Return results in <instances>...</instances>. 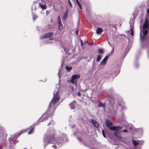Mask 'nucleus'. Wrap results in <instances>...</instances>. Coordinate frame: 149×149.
I'll use <instances>...</instances> for the list:
<instances>
[{"mask_svg": "<svg viewBox=\"0 0 149 149\" xmlns=\"http://www.w3.org/2000/svg\"><path fill=\"white\" fill-rule=\"evenodd\" d=\"M60 99L59 93L58 92L54 95L52 100L51 101L49 104V107L47 110L46 113L43 115L42 118L44 119H47V117L49 116H52L54 115L58 105L56 104V103Z\"/></svg>", "mask_w": 149, "mask_h": 149, "instance_id": "nucleus-1", "label": "nucleus"}, {"mask_svg": "<svg viewBox=\"0 0 149 149\" xmlns=\"http://www.w3.org/2000/svg\"><path fill=\"white\" fill-rule=\"evenodd\" d=\"M55 134H54L52 135L49 136H46L45 137L44 139V141L46 144L45 147V148L47 145L51 143H53L52 142V141H53L54 140Z\"/></svg>", "mask_w": 149, "mask_h": 149, "instance_id": "nucleus-2", "label": "nucleus"}, {"mask_svg": "<svg viewBox=\"0 0 149 149\" xmlns=\"http://www.w3.org/2000/svg\"><path fill=\"white\" fill-rule=\"evenodd\" d=\"M26 132V131L23 130L21 131L19 133L15 134L13 135L10 137V141L13 140L14 142L16 140L17 138L19 137L23 132Z\"/></svg>", "mask_w": 149, "mask_h": 149, "instance_id": "nucleus-3", "label": "nucleus"}, {"mask_svg": "<svg viewBox=\"0 0 149 149\" xmlns=\"http://www.w3.org/2000/svg\"><path fill=\"white\" fill-rule=\"evenodd\" d=\"M80 76H78L77 74H74L72 75L71 77L72 79L71 80L68 81L71 82L72 84H75L77 85L76 82L77 79L80 78Z\"/></svg>", "mask_w": 149, "mask_h": 149, "instance_id": "nucleus-4", "label": "nucleus"}, {"mask_svg": "<svg viewBox=\"0 0 149 149\" xmlns=\"http://www.w3.org/2000/svg\"><path fill=\"white\" fill-rule=\"evenodd\" d=\"M147 29H142V32L143 33V36H142L140 35V40H143L144 39H146V36L148 34V30Z\"/></svg>", "mask_w": 149, "mask_h": 149, "instance_id": "nucleus-5", "label": "nucleus"}, {"mask_svg": "<svg viewBox=\"0 0 149 149\" xmlns=\"http://www.w3.org/2000/svg\"><path fill=\"white\" fill-rule=\"evenodd\" d=\"M53 33L52 32L47 33L45 34L43 36H42L40 37V39H43L50 38L53 35Z\"/></svg>", "mask_w": 149, "mask_h": 149, "instance_id": "nucleus-6", "label": "nucleus"}, {"mask_svg": "<svg viewBox=\"0 0 149 149\" xmlns=\"http://www.w3.org/2000/svg\"><path fill=\"white\" fill-rule=\"evenodd\" d=\"M142 27L143 29H149V22L147 17L146 18L145 22L143 24Z\"/></svg>", "mask_w": 149, "mask_h": 149, "instance_id": "nucleus-7", "label": "nucleus"}, {"mask_svg": "<svg viewBox=\"0 0 149 149\" xmlns=\"http://www.w3.org/2000/svg\"><path fill=\"white\" fill-rule=\"evenodd\" d=\"M122 127L121 126H110L108 128L111 131H116L118 130H120L122 129Z\"/></svg>", "mask_w": 149, "mask_h": 149, "instance_id": "nucleus-8", "label": "nucleus"}, {"mask_svg": "<svg viewBox=\"0 0 149 149\" xmlns=\"http://www.w3.org/2000/svg\"><path fill=\"white\" fill-rule=\"evenodd\" d=\"M90 121L93 124L94 126L97 128H98L99 125L97 122L95 120L91 119Z\"/></svg>", "mask_w": 149, "mask_h": 149, "instance_id": "nucleus-9", "label": "nucleus"}, {"mask_svg": "<svg viewBox=\"0 0 149 149\" xmlns=\"http://www.w3.org/2000/svg\"><path fill=\"white\" fill-rule=\"evenodd\" d=\"M105 123L108 128H109V127L113 124L109 120H106Z\"/></svg>", "mask_w": 149, "mask_h": 149, "instance_id": "nucleus-10", "label": "nucleus"}, {"mask_svg": "<svg viewBox=\"0 0 149 149\" xmlns=\"http://www.w3.org/2000/svg\"><path fill=\"white\" fill-rule=\"evenodd\" d=\"M29 129L30 130L28 132V134H32L34 132L35 129V127L34 125H32L31 126Z\"/></svg>", "mask_w": 149, "mask_h": 149, "instance_id": "nucleus-11", "label": "nucleus"}, {"mask_svg": "<svg viewBox=\"0 0 149 149\" xmlns=\"http://www.w3.org/2000/svg\"><path fill=\"white\" fill-rule=\"evenodd\" d=\"M135 16H134L133 18L130 19V24L131 25V26L132 27V26H134V24L135 21Z\"/></svg>", "mask_w": 149, "mask_h": 149, "instance_id": "nucleus-12", "label": "nucleus"}, {"mask_svg": "<svg viewBox=\"0 0 149 149\" xmlns=\"http://www.w3.org/2000/svg\"><path fill=\"white\" fill-rule=\"evenodd\" d=\"M108 56H106L104 59L101 62V64L102 65H104L106 63V61H107L108 59Z\"/></svg>", "mask_w": 149, "mask_h": 149, "instance_id": "nucleus-13", "label": "nucleus"}, {"mask_svg": "<svg viewBox=\"0 0 149 149\" xmlns=\"http://www.w3.org/2000/svg\"><path fill=\"white\" fill-rule=\"evenodd\" d=\"M57 23L58 26V29L59 30H61L63 28V26L62 25L61 22H57Z\"/></svg>", "mask_w": 149, "mask_h": 149, "instance_id": "nucleus-14", "label": "nucleus"}, {"mask_svg": "<svg viewBox=\"0 0 149 149\" xmlns=\"http://www.w3.org/2000/svg\"><path fill=\"white\" fill-rule=\"evenodd\" d=\"M68 10H67L65 12V13L63 15V18L64 19V20H65L68 17Z\"/></svg>", "mask_w": 149, "mask_h": 149, "instance_id": "nucleus-15", "label": "nucleus"}, {"mask_svg": "<svg viewBox=\"0 0 149 149\" xmlns=\"http://www.w3.org/2000/svg\"><path fill=\"white\" fill-rule=\"evenodd\" d=\"M103 31L102 29L101 28H98L96 30V33L97 34H100Z\"/></svg>", "mask_w": 149, "mask_h": 149, "instance_id": "nucleus-16", "label": "nucleus"}, {"mask_svg": "<svg viewBox=\"0 0 149 149\" xmlns=\"http://www.w3.org/2000/svg\"><path fill=\"white\" fill-rule=\"evenodd\" d=\"M39 6L43 10L47 8V6L46 5H43L41 3H39Z\"/></svg>", "mask_w": 149, "mask_h": 149, "instance_id": "nucleus-17", "label": "nucleus"}, {"mask_svg": "<svg viewBox=\"0 0 149 149\" xmlns=\"http://www.w3.org/2000/svg\"><path fill=\"white\" fill-rule=\"evenodd\" d=\"M114 134L116 137L119 138H121L120 134L119 132L117 131L115 132L114 133Z\"/></svg>", "mask_w": 149, "mask_h": 149, "instance_id": "nucleus-18", "label": "nucleus"}, {"mask_svg": "<svg viewBox=\"0 0 149 149\" xmlns=\"http://www.w3.org/2000/svg\"><path fill=\"white\" fill-rule=\"evenodd\" d=\"M32 16L33 21H35L36 19L38 17V16L37 15H36L34 13H32Z\"/></svg>", "mask_w": 149, "mask_h": 149, "instance_id": "nucleus-19", "label": "nucleus"}, {"mask_svg": "<svg viewBox=\"0 0 149 149\" xmlns=\"http://www.w3.org/2000/svg\"><path fill=\"white\" fill-rule=\"evenodd\" d=\"M98 106L101 107H105V105L103 104L102 102H99V104H98Z\"/></svg>", "mask_w": 149, "mask_h": 149, "instance_id": "nucleus-20", "label": "nucleus"}, {"mask_svg": "<svg viewBox=\"0 0 149 149\" xmlns=\"http://www.w3.org/2000/svg\"><path fill=\"white\" fill-rule=\"evenodd\" d=\"M102 57V55H99L97 56V58L96 61L97 62L99 61L101 59Z\"/></svg>", "mask_w": 149, "mask_h": 149, "instance_id": "nucleus-21", "label": "nucleus"}, {"mask_svg": "<svg viewBox=\"0 0 149 149\" xmlns=\"http://www.w3.org/2000/svg\"><path fill=\"white\" fill-rule=\"evenodd\" d=\"M66 69L67 70V71L68 72H69L72 69V68L71 67L69 66H66Z\"/></svg>", "mask_w": 149, "mask_h": 149, "instance_id": "nucleus-22", "label": "nucleus"}, {"mask_svg": "<svg viewBox=\"0 0 149 149\" xmlns=\"http://www.w3.org/2000/svg\"><path fill=\"white\" fill-rule=\"evenodd\" d=\"M132 143L134 146H136L138 144V143L134 140H132Z\"/></svg>", "mask_w": 149, "mask_h": 149, "instance_id": "nucleus-23", "label": "nucleus"}, {"mask_svg": "<svg viewBox=\"0 0 149 149\" xmlns=\"http://www.w3.org/2000/svg\"><path fill=\"white\" fill-rule=\"evenodd\" d=\"M138 13V12L137 11H136V10L134 12V14L133 15V16H135V17L137 15Z\"/></svg>", "mask_w": 149, "mask_h": 149, "instance_id": "nucleus-24", "label": "nucleus"}, {"mask_svg": "<svg viewBox=\"0 0 149 149\" xmlns=\"http://www.w3.org/2000/svg\"><path fill=\"white\" fill-rule=\"evenodd\" d=\"M98 52L100 54H102L104 52L103 49H99L98 50Z\"/></svg>", "mask_w": 149, "mask_h": 149, "instance_id": "nucleus-25", "label": "nucleus"}, {"mask_svg": "<svg viewBox=\"0 0 149 149\" xmlns=\"http://www.w3.org/2000/svg\"><path fill=\"white\" fill-rule=\"evenodd\" d=\"M133 28L134 26H132V28L131 30V32L130 33V34L132 35L133 36H134V30H133Z\"/></svg>", "mask_w": 149, "mask_h": 149, "instance_id": "nucleus-26", "label": "nucleus"}, {"mask_svg": "<svg viewBox=\"0 0 149 149\" xmlns=\"http://www.w3.org/2000/svg\"><path fill=\"white\" fill-rule=\"evenodd\" d=\"M54 124V122L53 121H52V122H50V123H49L48 124V125L49 126V125H51V124H52V125H53Z\"/></svg>", "mask_w": 149, "mask_h": 149, "instance_id": "nucleus-27", "label": "nucleus"}, {"mask_svg": "<svg viewBox=\"0 0 149 149\" xmlns=\"http://www.w3.org/2000/svg\"><path fill=\"white\" fill-rule=\"evenodd\" d=\"M58 22H61V18H60V16L59 15H58Z\"/></svg>", "mask_w": 149, "mask_h": 149, "instance_id": "nucleus-28", "label": "nucleus"}, {"mask_svg": "<svg viewBox=\"0 0 149 149\" xmlns=\"http://www.w3.org/2000/svg\"><path fill=\"white\" fill-rule=\"evenodd\" d=\"M102 132L103 136L105 138H106L105 135V133H104L103 130H102Z\"/></svg>", "mask_w": 149, "mask_h": 149, "instance_id": "nucleus-29", "label": "nucleus"}, {"mask_svg": "<svg viewBox=\"0 0 149 149\" xmlns=\"http://www.w3.org/2000/svg\"><path fill=\"white\" fill-rule=\"evenodd\" d=\"M68 2H69V4L70 5V7L71 8H72V4L70 0H68Z\"/></svg>", "mask_w": 149, "mask_h": 149, "instance_id": "nucleus-30", "label": "nucleus"}, {"mask_svg": "<svg viewBox=\"0 0 149 149\" xmlns=\"http://www.w3.org/2000/svg\"><path fill=\"white\" fill-rule=\"evenodd\" d=\"M78 6H79V8H80L81 9H82V6L81 5V4H80V3H79V4H78Z\"/></svg>", "mask_w": 149, "mask_h": 149, "instance_id": "nucleus-31", "label": "nucleus"}, {"mask_svg": "<svg viewBox=\"0 0 149 149\" xmlns=\"http://www.w3.org/2000/svg\"><path fill=\"white\" fill-rule=\"evenodd\" d=\"M52 147L55 149H56L57 148L56 146L54 145H53L52 146Z\"/></svg>", "mask_w": 149, "mask_h": 149, "instance_id": "nucleus-32", "label": "nucleus"}, {"mask_svg": "<svg viewBox=\"0 0 149 149\" xmlns=\"http://www.w3.org/2000/svg\"><path fill=\"white\" fill-rule=\"evenodd\" d=\"M144 143V141L143 140L140 141V145L143 144Z\"/></svg>", "mask_w": 149, "mask_h": 149, "instance_id": "nucleus-33", "label": "nucleus"}, {"mask_svg": "<svg viewBox=\"0 0 149 149\" xmlns=\"http://www.w3.org/2000/svg\"><path fill=\"white\" fill-rule=\"evenodd\" d=\"M123 132H128V131L126 130H123Z\"/></svg>", "mask_w": 149, "mask_h": 149, "instance_id": "nucleus-34", "label": "nucleus"}, {"mask_svg": "<svg viewBox=\"0 0 149 149\" xmlns=\"http://www.w3.org/2000/svg\"><path fill=\"white\" fill-rule=\"evenodd\" d=\"M75 34L77 35L78 34V29H77L75 31Z\"/></svg>", "mask_w": 149, "mask_h": 149, "instance_id": "nucleus-35", "label": "nucleus"}, {"mask_svg": "<svg viewBox=\"0 0 149 149\" xmlns=\"http://www.w3.org/2000/svg\"><path fill=\"white\" fill-rule=\"evenodd\" d=\"M147 13H149V8H148L147 10Z\"/></svg>", "mask_w": 149, "mask_h": 149, "instance_id": "nucleus-36", "label": "nucleus"}, {"mask_svg": "<svg viewBox=\"0 0 149 149\" xmlns=\"http://www.w3.org/2000/svg\"><path fill=\"white\" fill-rule=\"evenodd\" d=\"M78 95L79 96H80L81 95V94L79 92L78 94Z\"/></svg>", "mask_w": 149, "mask_h": 149, "instance_id": "nucleus-37", "label": "nucleus"}, {"mask_svg": "<svg viewBox=\"0 0 149 149\" xmlns=\"http://www.w3.org/2000/svg\"><path fill=\"white\" fill-rule=\"evenodd\" d=\"M76 1L77 4L79 3L78 0H76Z\"/></svg>", "mask_w": 149, "mask_h": 149, "instance_id": "nucleus-38", "label": "nucleus"}, {"mask_svg": "<svg viewBox=\"0 0 149 149\" xmlns=\"http://www.w3.org/2000/svg\"><path fill=\"white\" fill-rule=\"evenodd\" d=\"M82 44H83V43H82V42H81V45H82Z\"/></svg>", "mask_w": 149, "mask_h": 149, "instance_id": "nucleus-39", "label": "nucleus"}, {"mask_svg": "<svg viewBox=\"0 0 149 149\" xmlns=\"http://www.w3.org/2000/svg\"><path fill=\"white\" fill-rule=\"evenodd\" d=\"M39 120H40V121H41V119H40Z\"/></svg>", "mask_w": 149, "mask_h": 149, "instance_id": "nucleus-40", "label": "nucleus"}, {"mask_svg": "<svg viewBox=\"0 0 149 149\" xmlns=\"http://www.w3.org/2000/svg\"><path fill=\"white\" fill-rule=\"evenodd\" d=\"M74 108V107H72V109H73V108Z\"/></svg>", "mask_w": 149, "mask_h": 149, "instance_id": "nucleus-41", "label": "nucleus"}, {"mask_svg": "<svg viewBox=\"0 0 149 149\" xmlns=\"http://www.w3.org/2000/svg\"><path fill=\"white\" fill-rule=\"evenodd\" d=\"M80 0L81 1H82V0Z\"/></svg>", "mask_w": 149, "mask_h": 149, "instance_id": "nucleus-42", "label": "nucleus"}]
</instances>
